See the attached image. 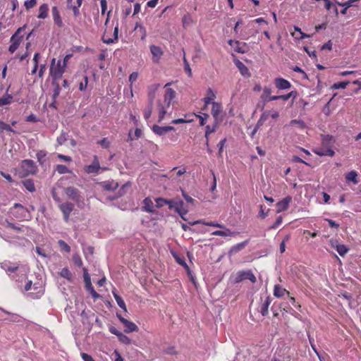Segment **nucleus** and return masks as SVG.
I'll return each mask as SVG.
<instances>
[{"mask_svg": "<svg viewBox=\"0 0 361 361\" xmlns=\"http://www.w3.org/2000/svg\"><path fill=\"white\" fill-rule=\"evenodd\" d=\"M59 207L63 213V219L66 222L69 221L70 214L74 209V204L71 202H64L59 204Z\"/></svg>", "mask_w": 361, "mask_h": 361, "instance_id": "obj_9", "label": "nucleus"}, {"mask_svg": "<svg viewBox=\"0 0 361 361\" xmlns=\"http://www.w3.org/2000/svg\"><path fill=\"white\" fill-rule=\"evenodd\" d=\"M291 201H292V197L290 196H287V197H284L283 200H281V201L278 202L276 203V207H277L276 212L280 213V212L287 210Z\"/></svg>", "mask_w": 361, "mask_h": 361, "instance_id": "obj_16", "label": "nucleus"}, {"mask_svg": "<svg viewBox=\"0 0 361 361\" xmlns=\"http://www.w3.org/2000/svg\"><path fill=\"white\" fill-rule=\"evenodd\" d=\"M345 178L348 181L353 182L354 184H357L358 183V180L357 179V173L355 171H351L349 173H348L346 174Z\"/></svg>", "mask_w": 361, "mask_h": 361, "instance_id": "obj_38", "label": "nucleus"}, {"mask_svg": "<svg viewBox=\"0 0 361 361\" xmlns=\"http://www.w3.org/2000/svg\"><path fill=\"white\" fill-rule=\"evenodd\" d=\"M65 69L64 66L61 65V61L60 60L58 61L57 63H56L55 59L51 60L49 72L54 80L60 79L62 77Z\"/></svg>", "mask_w": 361, "mask_h": 361, "instance_id": "obj_5", "label": "nucleus"}, {"mask_svg": "<svg viewBox=\"0 0 361 361\" xmlns=\"http://www.w3.org/2000/svg\"><path fill=\"white\" fill-rule=\"evenodd\" d=\"M236 66L238 67V68L239 69L240 73L243 75H249V70L248 68L245 66V65L244 63H243L241 61H238L236 63Z\"/></svg>", "mask_w": 361, "mask_h": 361, "instance_id": "obj_39", "label": "nucleus"}, {"mask_svg": "<svg viewBox=\"0 0 361 361\" xmlns=\"http://www.w3.org/2000/svg\"><path fill=\"white\" fill-rule=\"evenodd\" d=\"M216 130V126H206L205 137L207 138L208 135L213 133Z\"/></svg>", "mask_w": 361, "mask_h": 361, "instance_id": "obj_64", "label": "nucleus"}, {"mask_svg": "<svg viewBox=\"0 0 361 361\" xmlns=\"http://www.w3.org/2000/svg\"><path fill=\"white\" fill-rule=\"evenodd\" d=\"M83 271H84V282H85L86 289L90 292L92 297L94 300L98 299L100 297V295L94 290V289L92 285V283H91L90 274H88L86 269H83Z\"/></svg>", "mask_w": 361, "mask_h": 361, "instance_id": "obj_8", "label": "nucleus"}, {"mask_svg": "<svg viewBox=\"0 0 361 361\" xmlns=\"http://www.w3.org/2000/svg\"><path fill=\"white\" fill-rule=\"evenodd\" d=\"M1 268L6 271L8 275L13 274L26 276L29 271V268L26 265H17L9 261H4L0 264Z\"/></svg>", "mask_w": 361, "mask_h": 361, "instance_id": "obj_2", "label": "nucleus"}, {"mask_svg": "<svg viewBox=\"0 0 361 361\" xmlns=\"http://www.w3.org/2000/svg\"><path fill=\"white\" fill-rule=\"evenodd\" d=\"M222 230H216L212 233V235L216 236H221V237H233L235 235V233L231 231L229 228H226L224 225V228H221Z\"/></svg>", "mask_w": 361, "mask_h": 361, "instance_id": "obj_21", "label": "nucleus"}, {"mask_svg": "<svg viewBox=\"0 0 361 361\" xmlns=\"http://www.w3.org/2000/svg\"><path fill=\"white\" fill-rule=\"evenodd\" d=\"M174 130L175 128L173 126H159L158 125H154L152 128L153 133L159 136H162L169 131Z\"/></svg>", "mask_w": 361, "mask_h": 361, "instance_id": "obj_18", "label": "nucleus"}, {"mask_svg": "<svg viewBox=\"0 0 361 361\" xmlns=\"http://www.w3.org/2000/svg\"><path fill=\"white\" fill-rule=\"evenodd\" d=\"M142 210L149 213H154L155 212L154 209V203L151 198L146 197L143 200Z\"/></svg>", "mask_w": 361, "mask_h": 361, "instance_id": "obj_28", "label": "nucleus"}, {"mask_svg": "<svg viewBox=\"0 0 361 361\" xmlns=\"http://www.w3.org/2000/svg\"><path fill=\"white\" fill-rule=\"evenodd\" d=\"M118 340L120 342L124 343V344H130L131 342V340L125 334L123 333L120 335H118Z\"/></svg>", "mask_w": 361, "mask_h": 361, "instance_id": "obj_53", "label": "nucleus"}, {"mask_svg": "<svg viewBox=\"0 0 361 361\" xmlns=\"http://www.w3.org/2000/svg\"><path fill=\"white\" fill-rule=\"evenodd\" d=\"M190 225H195V224H203L205 226L216 227V228H224V224H219L216 221H207L205 220H197L193 222L190 223Z\"/></svg>", "mask_w": 361, "mask_h": 361, "instance_id": "obj_25", "label": "nucleus"}, {"mask_svg": "<svg viewBox=\"0 0 361 361\" xmlns=\"http://www.w3.org/2000/svg\"><path fill=\"white\" fill-rule=\"evenodd\" d=\"M248 279L252 283L256 282V277L250 270L239 271L236 274L235 281L240 282Z\"/></svg>", "mask_w": 361, "mask_h": 361, "instance_id": "obj_11", "label": "nucleus"}, {"mask_svg": "<svg viewBox=\"0 0 361 361\" xmlns=\"http://www.w3.org/2000/svg\"><path fill=\"white\" fill-rule=\"evenodd\" d=\"M98 144H99L103 148L106 149L110 147L111 142L107 138L104 137L98 141Z\"/></svg>", "mask_w": 361, "mask_h": 361, "instance_id": "obj_55", "label": "nucleus"}, {"mask_svg": "<svg viewBox=\"0 0 361 361\" xmlns=\"http://www.w3.org/2000/svg\"><path fill=\"white\" fill-rule=\"evenodd\" d=\"M156 207L158 208L162 207L164 205H169V208L170 207V200H166L162 197H157L155 199Z\"/></svg>", "mask_w": 361, "mask_h": 361, "instance_id": "obj_45", "label": "nucleus"}, {"mask_svg": "<svg viewBox=\"0 0 361 361\" xmlns=\"http://www.w3.org/2000/svg\"><path fill=\"white\" fill-rule=\"evenodd\" d=\"M21 29L19 28L17 32L11 37V45L9 46L8 50L11 53H13L18 48L23 37L19 36V33Z\"/></svg>", "mask_w": 361, "mask_h": 361, "instance_id": "obj_10", "label": "nucleus"}, {"mask_svg": "<svg viewBox=\"0 0 361 361\" xmlns=\"http://www.w3.org/2000/svg\"><path fill=\"white\" fill-rule=\"evenodd\" d=\"M87 83H88V78H87V76L85 75V76H84V81L80 82L79 84V90L80 91H85L87 88Z\"/></svg>", "mask_w": 361, "mask_h": 361, "instance_id": "obj_57", "label": "nucleus"}, {"mask_svg": "<svg viewBox=\"0 0 361 361\" xmlns=\"http://www.w3.org/2000/svg\"><path fill=\"white\" fill-rule=\"evenodd\" d=\"M285 294H289L288 291L285 288H282L279 285H275L274 289V295L276 298H281Z\"/></svg>", "mask_w": 361, "mask_h": 361, "instance_id": "obj_31", "label": "nucleus"}, {"mask_svg": "<svg viewBox=\"0 0 361 361\" xmlns=\"http://www.w3.org/2000/svg\"><path fill=\"white\" fill-rule=\"evenodd\" d=\"M222 111V106L220 103L212 102V109L211 114L214 118L215 122L217 123L219 122V115Z\"/></svg>", "mask_w": 361, "mask_h": 361, "instance_id": "obj_17", "label": "nucleus"}, {"mask_svg": "<svg viewBox=\"0 0 361 361\" xmlns=\"http://www.w3.org/2000/svg\"><path fill=\"white\" fill-rule=\"evenodd\" d=\"M228 43L230 46H231L234 50L238 53L243 54L245 52V50L243 49V47L240 46V43L238 41L229 39L228 41Z\"/></svg>", "mask_w": 361, "mask_h": 361, "instance_id": "obj_32", "label": "nucleus"}, {"mask_svg": "<svg viewBox=\"0 0 361 361\" xmlns=\"http://www.w3.org/2000/svg\"><path fill=\"white\" fill-rule=\"evenodd\" d=\"M101 185L106 191H113L118 187L117 182L114 180H106L101 183Z\"/></svg>", "mask_w": 361, "mask_h": 361, "instance_id": "obj_27", "label": "nucleus"}, {"mask_svg": "<svg viewBox=\"0 0 361 361\" xmlns=\"http://www.w3.org/2000/svg\"><path fill=\"white\" fill-rule=\"evenodd\" d=\"M289 126H296L300 129H305L306 127V125L305 122L300 119H294L290 121Z\"/></svg>", "mask_w": 361, "mask_h": 361, "instance_id": "obj_46", "label": "nucleus"}, {"mask_svg": "<svg viewBox=\"0 0 361 361\" xmlns=\"http://www.w3.org/2000/svg\"><path fill=\"white\" fill-rule=\"evenodd\" d=\"M58 244L61 252H65L66 253H69L71 252V247L63 240H59Z\"/></svg>", "mask_w": 361, "mask_h": 361, "instance_id": "obj_47", "label": "nucleus"}, {"mask_svg": "<svg viewBox=\"0 0 361 361\" xmlns=\"http://www.w3.org/2000/svg\"><path fill=\"white\" fill-rule=\"evenodd\" d=\"M137 78H138V73H137V72H133L129 75L128 80H129V82H130V94H131L132 97L133 96V90H132V85H133V83L134 82H135Z\"/></svg>", "mask_w": 361, "mask_h": 361, "instance_id": "obj_48", "label": "nucleus"}, {"mask_svg": "<svg viewBox=\"0 0 361 361\" xmlns=\"http://www.w3.org/2000/svg\"><path fill=\"white\" fill-rule=\"evenodd\" d=\"M283 218L281 216H279L275 221V223L269 227V229H276L278 226H279L282 224Z\"/></svg>", "mask_w": 361, "mask_h": 361, "instance_id": "obj_63", "label": "nucleus"}, {"mask_svg": "<svg viewBox=\"0 0 361 361\" xmlns=\"http://www.w3.org/2000/svg\"><path fill=\"white\" fill-rule=\"evenodd\" d=\"M171 85V82H168L164 85L165 92L163 95V99H160L157 102V110L159 112L158 122H161L164 120L166 114L168 113V110L172 104V102L176 97V92L171 87H168Z\"/></svg>", "mask_w": 361, "mask_h": 361, "instance_id": "obj_1", "label": "nucleus"}, {"mask_svg": "<svg viewBox=\"0 0 361 361\" xmlns=\"http://www.w3.org/2000/svg\"><path fill=\"white\" fill-rule=\"evenodd\" d=\"M73 262L74 264L78 267H82V261L81 257L78 255H74L73 256Z\"/></svg>", "mask_w": 361, "mask_h": 361, "instance_id": "obj_61", "label": "nucleus"}, {"mask_svg": "<svg viewBox=\"0 0 361 361\" xmlns=\"http://www.w3.org/2000/svg\"><path fill=\"white\" fill-rule=\"evenodd\" d=\"M59 274L60 275L61 277L64 278V279H67L69 281H71L72 279H73V276H72L71 272L66 267L63 268L61 270V271L59 273Z\"/></svg>", "mask_w": 361, "mask_h": 361, "instance_id": "obj_37", "label": "nucleus"}, {"mask_svg": "<svg viewBox=\"0 0 361 361\" xmlns=\"http://www.w3.org/2000/svg\"><path fill=\"white\" fill-rule=\"evenodd\" d=\"M65 192L67 197L75 202H78L80 195L78 190L73 187H68L65 189Z\"/></svg>", "mask_w": 361, "mask_h": 361, "instance_id": "obj_23", "label": "nucleus"}, {"mask_svg": "<svg viewBox=\"0 0 361 361\" xmlns=\"http://www.w3.org/2000/svg\"><path fill=\"white\" fill-rule=\"evenodd\" d=\"M152 104L149 103V106L146 108V109L144 111L143 116L145 120H148L152 113Z\"/></svg>", "mask_w": 361, "mask_h": 361, "instance_id": "obj_49", "label": "nucleus"}, {"mask_svg": "<svg viewBox=\"0 0 361 361\" xmlns=\"http://www.w3.org/2000/svg\"><path fill=\"white\" fill-rule=\"evenodd\" d=\"M216 97L215 92L212 88H208L206 96L203 99V102L204 103V107L203 109H205L209 104H212V102H214Z\"/></svg>", "mask_w": 361, "mask_h": 361, "instance_id": "obj_22", "label": "nucleus"}, {"mask_svg": "<svg viewBox=\"0 0 361 361\" xmlns=\"http://www.w3.org/2000/svg\"><path fill=\"white\" fill-rule=\"evenodd\" d=\"M332 247L336 249V251L341 256H344L348 251L347 247L344 245L338 244L336 241L331 240Z\"/></svg>", "mask_w": 361, "mask_h": 361, "instance_id": "obj_29", "label": "nucleus"}, {"mask_svg": "<svg viewBox=\"0 0 361 361\" xmlns=\"http://www.w3.org/2000/svg\"><path fill=\"white\" fill-rule=\"evenodd\" d=\"M47 152L44 150H39L36 154V157L40 165H42L45 162V157Z\"/></svg>", "mask_w": 361, "mask_h": 361, "instance_id": "obj_44", "label": "nucleus"}, {"mask_svg": "<svg viewBox=\"0 0 361 361\" xmlns=\"http://www.w3.org/2000/svg\"><path fill=\"white\" fill-rule=\"evenodd\" d=\"M0 130L1 131L7 130V131H10V132H13V130L8 124H7L1 121H0Z\"/></svg>", "mask_w": 361, "mask_h": 361, "instance_id": "obj_54", "label": "nucleus"}, {"mask_svg": "<svg viewBox=\"0 0 361 361\" xmlns=\"http://www.w3.org/2000/svg\"><path fill=\"white\" fill-rule=\"evenodd\" d=\"M271 361H291V357L289 355L276 353Z\"/></svg>", "mask_w": 361, "mask_h": 361, "instance_id": "obj_35", "label": "nucleus"}, {"mask_svg": "<svg viewBox=\"0 0 361 361\" xmlns=\"http://www.w3.org/2000/svg\"><path fill=\"white\" fill-rule=\"evenodd\" d=\"M313 152L320 157L329 156L333 157L335 154L334 151L331 147H322L313 149Z\"/></svg>", "mask_w": 361, "mask_h": 361, "instance_id": "obj_19", "label": "nucleus"}, {"mask_svg": "<svg viewBox=\"0 0 361 361\" xmlns=\"http://www.w3.org/2000/svg\"><path fill=\"white\" fill-rule=\"evenodd\" d=\"M170 209H173L184 221H186L185 216L188 213L189 209L185 205L183 200L179 198L170 200Z\"/></svg>", "mask_w": 361, "mask_h": 361, "instance_id": "obj_3", "label": "nucleus"}, {"mask_svg": "<svg viewBox=\"0 0 361 361\" xmlns=\"http://www.w3.org/2000/svg\"><path fill=\"white\" fill-rule=\"evenodd\" d=\"M51 14L53 16L54 23L59 27H62L63 26V20L61 17L59 11L56 6H53L51 8Z\"/></svg>", "mask_w": 361, "mask_h": 361, "instance_id": "obj_20", "label": "nucleus"}, {"mask_svg": "<svg viewBox=\"0 0 361 361\" xmlns=\"http://www.w3.org/2000/svg\"><path fill=\"white\" fill-rule=\"evenodd\" d=\"M23 185L29 192H33L35 191V183L32 179H25L23 181Z\"/></svg>", "mask_w": 361, "mask_h": 361, "instance_id": "obj_36", "label": "nucleus"}, {"mask_svg": "<svg viewBox=\"0 0 361 361\" xmlns=\"http://www.w3.org/2000/svg\"><path fill=\"white\" fill-rule=\"evenodd\" d=\"M262 94L261 95V99L264 102H269V97H270L271 96V90L269 87H264L262 90Z\"/></svg>", "mask_w": 361, "mask_h": 361, "instance_id": "obj_40", "label": "nucleus"}, {"mask_svg": "<svg viewBox=\"0 0 361 361\" xmlns=\"http://www.w3.org/2000/svg\"><path fill=\"white\" fill-rule=\"evenodd\" d=\"M37 3L36 0H26L24 3V6L27 10L33 8Z\"/></svg>", "mask_w": 361, "mask_h": 361, "instance_id": "obj_58", "label": "nucleus"}, {"mask_svg": "<svg viewBox=\"0 0 361 361\" xmlns=\"http://www.w3.org/2000/svg\"><path fill=\"white\" fill-rule=\"evenodd\" d=\"M135 30H138L141 34V39L145 40L147 37V31L145 27L140 23H137L135 26Z\"/></svg>", "mask_w": 361, "mask_h": 361, "instance_id": "obj_42", "label": "nucleus"}, {"mask_svg": "<svg viewBox=\"0 0 361 361\" xmlns=\"http://www.w3.org/2000/svg\"><path fill=\"white\" fill-rule=\"evenodd\" d=\"M11 214L20 221L28 220L31 217L29 209L20 204H15L11 209Z\"/></svg>", "mask_w": 361, "mask_h": 361, "instance_id": "obj_4", "label": "nucleus"}, {"mask_svg": "<svg viewBox=\"0 0 361 361\" xmlns=\"http://www.w3.org/2000/svg\"><path fill=\"white\" fill-rule=\"evenodd\" d=\"M160 85L159 83H154L148 87L147 94L149 100V103H153L155 98L156 92L158 90Z\"/></svg>", "mask_w": 361, "mask_h": 361, "instance_id": "obj_24", "label": "nucleus"}, {"mask_svg": "<svg viewBox=\"0 0 361 361\" xmlns=\"http://www.w3.org/2000/svg\"><path fill=\"white\" fill-rule=\"evenodd\" d=\"M117 317L118 319L121 321V322H122L123 324L124 325L126 332L130 333L137 331L138 327L135 323L128 321V319L123 318L121 315L117 314Z\"/></svg>", "mask_w": 361, "mask_h": 361, "instance_id": "obj_13", "label": "nucleus"}, {"mask_svg": "<svg viewBox=\"0 0 361 361\" xmlns=\"http://www.w3.org/2000/svg\"><path fill=\"white\" fill-rule=\"evenodd\" d=\"M149 50L152 56V61L155 63H159L161 58L164 54V51H162L161 48L159 46L153 44L149 47Z\"/></svg>", "mask_w": 361, "mask_h": 361, "instance_id": "obj_12", "label": "nucleus"}, {"mask_svg": "<svg viewBox=\"0 0 361 361\" xmlns=\"http://www.w3.org/2000/svg\"><path fill=\"white\" fill-rule=\"evenodd\" d=\"M295 96H296V92L292 91V92H289L287 94L280 95L279 97H280V99H283L284 101H287L290 97H295Z\"/></svg>", "mask_w": 361, "mask_h": 361, "instance_id": "obj_59", "label": "nucleus"}, {"mask_svg": "<svg viewBox=\"0 0 361 361\" xmlns=\"http://www.w3.org/2000/svg\"><path fill=\"white\" fill-rule=\"evenodd\" d=\"M181 192H182V195H183V198L185 199V200L187 202V203L190 204H194L195 200L193 198H192L190 196H189L188 195H187L186 192L183 190H182Z\"/></svg>", "mask_w": 361, "mask_h": 361, "instance_id": "obj_56", "label": "nucleus"}, {"mask_svg": "<svg viewBox=\"0 0 361 361\" xmlns=\"http://www.w3.org/2000/svg\"><path fill=\"white\" fill-rule=\"evenodd\" d=\"M49 7L47 4H42L38 10L37 18L45 19L48 17Z\"/></svg>", "mask_w": 361, "mask_h": 361, "instance_id": "obj_26", "label": "nucleus"}, {"mask_svg": "<svg viewBox=\"0 0 361 361\" xmlns=\"http://www.w3.org/2000/svg\"><path fill=\"white\" fill-rule=\"evenodd\" d=\"M100 169L99 161L97 156L94 157L93 161L91 164L85 166L84 170L85 173H96L99 171Z\"/></svg>", "mask_w": 361, "mask_h": 361, "instance_id": "obj_14", "label": "nucleus"}, {"mask_svg": "<svg viewBox=\"0 0 361 361\" xmlns=\"http://www.w3.org/2000/svg\"><path fill=\"white\" fill-rule=\"evenodd\" d=\"M66 134L65 133H62L58 137H57V142L59 145H62L66 140Z\"/></svg>", "mask_w": 361, "mask_h": 361, "instance_id": "obj_62", "label": "nucleus"}, {"mask_svg": "<svg viewBox=\"0 0 361 361\" xmlns=\"http://www.w3.org/2000/svg\"><path fill=\"white\" fill-rule=\"evenodd\" d=\"M20 167L25 174H35L37 171V166L34 162V161L31 159H25L22 161L20 164Z\"/></svg>", "mask_w": 361, "mask_h": 361, "instance_id": "obj_7", "label": "nucleus"}, {"mask_svg": "<svg viewBox=\"0 0 361 361\" xmlns=\"http://www.w3.org/2000/svg\"><path fill=\"white\" fill-rule=\"evenodd\" d=\"M111 360L112 361H123V357L118 350H115L111 355Z\"/></svg>", "mask_w": 361, "mask_h": 361, "instance_id": "obj_51", "label": "nucleus"}, {"mask_svg": "<svg viewBox=\"0 0 361 361\" xmlns=\"http://www.w3.org/2000/svg\"><path fill=\"white\" fill-rule=\"evenodd\" d=\"M173 255L178 264H179L180 265H181L182 267H183L185 269H188V266L184 259L181 258L178 255L173 254Z\"/></svg>", "mask_w": 361, "mask_h": 361, "instance_id": "obj_50", "label": "nucleus"}, {"mask_svg": "<svg viewBox=\"0 0 361 361\" xmlns=\"http://www.w3.org/2000/svg\"><path fill=\"white\" fill-rule=\"evenodd\" d=\"M247 244V241L246 240V241H244V242H242V243L235 245L234 246H233L231 248V250L228 252L229 255H232L239 252L240 250L243 249Z\"/></svg>", "mask_w": 361, "mask_h": 361, "instance_id": "obj_34", "label": "nucleus"}, {"mask_svg": "<svg viewBox=\"0 0 361 361\" xmlns=\"http://www.w3.org/2000/svg\"><path fill=\"white\" fill-rule=\"evenodd\" d=\"M55 171L59 174L71 173L72 171L65 165L58 164L56 166Z\"/></svg>", "mask_w": 361, "mask_h": 361, "instance_id": "obj_41", "label": "nucleus"}, {"mask_svg": "<svg viewBox=\"0 0 361 361\" xmlns=\"http://www.w3.org/2000/svg\"><path fill=\"white\" fill-rule=\"evenodd\" d=\"M197 116L200 120V126H204L205 124L206 120L209 118V114H202L200 115H197Z\"/></svg>", "mask_w": 361, "mask_h": 361, "instance_id": "obj_60", "label": "nucleus"}, {"mask_svg": "<svg viewBox=\"0 0 361 361\" xmlns=\"http://www.w3.org/2000/svg\"><path fill=\"white\" fill-rule=\"evenodd\" d=\"M114 299L116 301L117 305L125 312L127 311L126 305L122 298L114 290L112 291Z\"/></svg>", "mask_w": 361, "mask_h": 361, "instance_id": "obj_33", "label": "nucleus"}, {"mask_svg": "<svg viewBox=\"0 0 361 361\" xmlns=\"http://www.w3.org/2000/svg\"><path fill=\"white\" fill-rule=\"evenodd\" d=\"M271 298L269 297H267L266 300L262 302L260 307V312L262 316H266L268 314V310L271 304Z\"/></svg>", "mask_w": 361, "mask_h": 361, "instance_id": "obj_30", "label": "nucleus"}, {"mask_svg": "<svg viewBox=\"0 0 361 361\" xmlns=\"http://www.w3.org/2000/svg\"><path fill=\"white\" fill-rule=\"evenodd\" d=\"M274 84L279 90H289L292 86L288 80L281 77L275 78Z\"/></svg>", "mask_w": 361, "mask_h": 361, "instance_id": "obj_15", "label": "nucleus"}, {"mask_svg": "<svg viewBox=\"0 0 361 361\" xmlns=\"http://www.w3.org/2000/svg\"><path fill=\"white\" fill-rule=\"evenodd\" d=\"M32 289L34 290H35V292L32 293V294L35 295L32 296L34 298H39L44 293V288L42 287V283H35L33 284L32 281H27L26 282L25 286H24V290L25 291H29V290H31Z\"/></svg>", "mask_w": 361, "mask_h": 361, "instance_id": "obj_6", "label": "nucleus"}, {"mask_svg": "<svg viewBox=\"0 0 361 361\" xmlns=\"http://www.w3.org/2000/svg\"><path fill=\"white\" fill-rule=\"evenodd\" d=\"M348 84H349V82H348V81L334 83L332 86V88H334V89H345Z\"/></svg>", "mask_w": 361, "mask_h": 361, "instance_id": "obj_52", "label": "nucleus"}, {"mask_svg": "<svg viewBox=\"0 0 361 361\" xmlns=\"http://www.w3.org/2000/svg\"><path fill=\"white\" fill-rule=\"evenodd\" d=\"M13 99V97L10 94H6L0 98V106L9 104Z\"/></svg>", "mask_w": 361, "mask_h": 361, "instance_id": "obj_43", "label": "nucleus"}]
</instances>
